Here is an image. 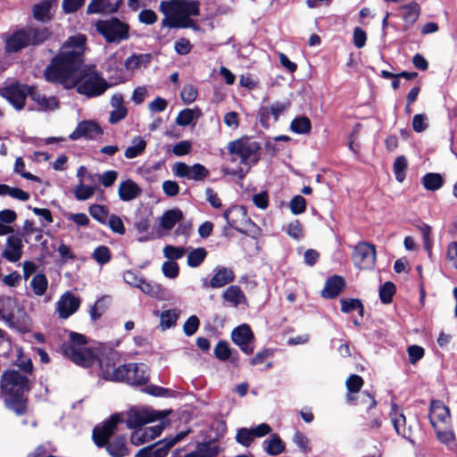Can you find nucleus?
Wrapping results in <instances>:
<instances>
[{"label": "nucleus", "mask_w": 457, "mask_h": 457, "mask_svg": "<svg viewBox=\"0 0 457 457\" xmlns=\"http://www.w3.org/2000/svg\"><path fill=\"white\" fill-rule=\"evenodd\" d=\"M120 369L115 382L141 386L147 385L150 380V370L145 363H124L120 365Z\"/></svg>", "instance_id": "8"}, {"label": "nucleus", "mask_w": 457, "mask_h": 457, "mask_svg": "<svg viewBox=\"0 0 457 457\" xmlns=\"http://www.w3.org/2000/svg\"><path fill=\"white\" fill-rule=\"evenodd\" d=\"M61 350L75 364L84 368L92 367L97 360L94 351L90 348L82 347L75 349L70 345H62Z\"/></svg>", "instance_id": "15"}, {"label": "nucleus", "mask_w": 457, "mask_h": 457, "mask_svg": "<svg viewBox=\"0 0 457 457\" xmlns=\"http://www.w3.org/2000/svg\"><path fill=\"white\" fill-rule=\"evenodd\" d=\"M104 131L100 125L93 120H82L78 123L74 131L69 136L71 140L79 138L94 139L97 136L103 135Z\"/></svg>", "instance_id": "19"}, {"label": "nucleus", "mask_w": 457, "mask_h": 457, "mask_svg": "<svg viewBox=\"0 0 457 457\" xmlns=\"http://www.w3.org/2000/svg\"><path fill=\"white\" fill-rule=\"evenodd\" d=\"M95 194V187L93 186L79 184L75 190V197L79 201L89 199Z\"/></svg>", "instance_id": "60"}, {"label": "nucleus", "mask_w": 457, "mask_h": 457, "mask_svg": "<svg viewBox=\"0 0 457 457\" xmlns=\"http://www.w3.org/2000/svg\"><path fill=\"white\" fill-rule=\"evenodd\" d=\"M450 420L449 408L440 400H432L429 408V420L434 428L438 422L446 424Z\"/></svg>", "instance_id": "24"}, {"label": "nucleus", "mask_w": 457, "mask_h": 457, "mask_svg": "<svg viewBox=\"0 0 457 457\" xmlns=\"http://www.w3.org/2000/svg\"><path fill=\"white\" fill-rule=\"evenodd\" d=\"M3 394L7 396L9 407L17 414L27 412V398L24 395L30 390L29 379L16 370H6L0 379Z\"/></svg>", "instance_id": "4"}, {"label": "nucleus", "mask_w": 457, "mask_h": 457, "mask_svg": "<svg viewBox=\"0 0 457 457\" xmlns=\"http://www.w3.org/2000/svg\"><path fill=\"white\" fill-rule=\"evenodd\" d=\"M190 430L180 431L175 436L165 437L149 446L141 448L134 457H166L170 449L184 439Z\"/></svg>", "instance_id": "10"}, {"label": "nucleus", "mask_w": 457, "mask_h": 457, "mask_svg": "<svg viewBox=\"0 0 457 457\" xmlns=\"http://www.w3.org/2000/svg\"><path fill=\"white\" fill-rule=\"evenodd\" d=\"M87 37L84 34L71 36L62 45L59 52L46 66L44 76L46 81L70 85L87 68L85 50Z\"/></svg>", "instance_id": "1"}, {"label": "nucleus", "mask_w": 457, "mask_h": 457, "mask_svg": "<svg viewBox=\"0 0 457 457\" xmlns=\"http://www.w3.org/2000/svg\"><path fill=\"white\" fill-rule=\"evenodd\" d=\"M122 415L112 414L92 430V440L98 448H104L111 457H126L129 454L125 435H115L118 425L123 423Z\"/></svg>", "instance_id": "2"}, {"label": "nucleus", "mask_w": 457, "mask_h": 457, "mask_svg": "<svg viewBox=\"0 0 457 457\" xmlns=\"http://www.w3.org/2000/svg\"><path fill=\"white\" fill-rule=\"evenodd\" d=\"M345 287V280L342 276H331L327 278L321 295L326 299L336 298L344 290Z\"/></svg>", "instance_id": "26"}, {"label": "nucleus", "mask_w": 457, "mask_h": 457, "mask_svg": "<svg viewBox=\"0 0 457 457\" xmlns=\"http://www.w3.org/2000/svg\"><path fill=\"white\" fill-rule=\"evenodd\" d=\"M435 429L436 431V437L442 444L445 445L450 449L455 445V436L452 430H440L437 428Z\"/></svg>", "instance_id": "56"}, {"label": "nucleus", "mask_w": 457, "mask_h": 457, "mask_svg": "<svg viewBox=\"0 0 457 457\" xmlns=\"http://www.w3.org/2000/svg\"><path fill=\"white\" fill-rule=\"evenodd\" d=\"M162 270L165 277L170 278H175L179 276V267L177 262L168 261L162 263Z\"/></svg>", "instance_id": "63"}, {"label": "nucleus", "mask_w": 457, "mask_h": 457, "mask_svg": "<svg viewBox=\"0 0 457 457\" xmlns=\"http://www.w3.org/2000/svg\"><path fill=\"white\" fill-rule=\"evenodd\" d=\"M214 274L211 278L210 281H204L203 285L204 287L220 288L235 280L234 271L227 267L218 266L214 270Z\"/></svg>", "instance_id": "21"}, {"label": "nucleus", "mask_w": 457, "mask_h": 457, "mask_svg": "<svg viewBox=\"0 0 457 457\" xmlns=\"http://www.w3.org/2000/svg\"><path fill=\"white\" fill-rule=\"evenodd\" d=\"M223 217L229 228L243 235H248L245 229L247 225L254 226V223L247 217V213L244 206L235 205L228 208L224 212Z\"/></svg>", "instance_id": "14"}, {"label": "nucleus", "mask_w": 457, "mask_h": 457, "mask_svg": "<svg viewBox=\"0 0 457 457\" xmlns=\"http://www.w3.org/2000/svg\"><path fill=\"white\" fill-rule=\"evenodd\" d=\"M110 298L108 296H102L94 305L90 307L89 315L93 321H96L107 312L109 308Z\"/></svg>", "instance_id": "37"}, {"label": "nucleus", "mask_w": 457, "mask_h": 457, "mask_svg": "<svg viewBox=\"0 0 457 457\" xmlns=\"http://www.w3.org/2000/svg\"><path fill=\"white\" fill-rule=\"evenodd\" d=\"M395 285L391 281L385 282L379 287V299L382 303L388 304L393 301V296L395 295Z\"/></svg>", "instance_id": "44"}, {"label": "nucleus", "mask_w": 457, "mask_h": 457, "mask_svg": "<svg viewBox=\"0 0 457 457\" xmlns=\"http://www.w3.org/2000/svg\"><path fill=\"white\" fill-rule=\"evenodd\" d=\"M421 183L427 190L436 191L443 187L445 179L439 173L428 172L422 177Z\"/></svg>", "instance_id": "36"}, {"label": "nucleus", "mask_w": 457, "mask_h": 457, "mask_svg": "<svg viewBox=\"0 0 457 457\" xmlns=\"http://www.w3.org/2000/svg\"><path fill=\"white\" fill-rule=\"evenodd\" d=\"M199 325V319L195 315L190 316L184 323V333L188 337L193 336L198 330Z\"/></svg>", "instance_id": "64"}, {"label": "nucleus", "mask_w": 457, "mask_h": 457, "mask_svg": "<svg viewBox=\"0 0 457 457\" xmlns=\"http://www.w3.org/2000/svg\"><path fill=\"white\" fill-rule=\"evenodd\" d=\"M290 129L295 134H308L312 130V121L307 116H298L292 120Z\"/></svg>", "instance_id": "38"}, {"label": "nucleus", "mask_w": 457, "mask_h": 457, "mask_svg": "<svg viewBox=\"0 0 457 457\" xmlns=\"http://www.w3.org/2000/svg\"><path fill=\"white\" fill-rule=\"evenodd\" d=\"M141 193V187L130 179L122 181L118 189L119 197L124 202H129L138 197Z\"/></svg>", "instance_id": "29"}, {"label": "nucleus", "mask_w": 457, "mask_h": 457, "mask_svg": "<svg viewBox=\"0 0 457 457\" xmlns=\"http://www.w3.org/2000/svg\"><path fill=\"white\" fill-rule=\"evenodd\" d=\"M186 249L183 246L167 245L163 248L164 256L170 261H176L184 256Z\"/></svg>", "instance_id": "54"}, {"label": "nucleus", "mask_w": 457, "mask_h": 457, "mask_svg": "<svg viewBox=\"0 0 457 457\" xmlns=\"http://www.w3.org/2000/svg\"><path fill=\"white\" fill-rule=\"evenodd\" d=\"M287 234L290 237L296 240L303 237V227L299 220H295L288 223L287 228Z\"/></svg>", "instance_id": "58"}, {"label": "nucleus", "mask_w": 457, "mask_h": 457, "mask_svg": "<svg viewBox=\"0 0 457 457\" xmlns=\"http://www.w3.org/2000/svg\"><path fill=\"white\" fill-rule=\"evenodd\" d=\"M391 420L396 433L403 438L412 442V429L406 426V418L397 404L393 403L390 411Z\"/></svg>", "instance_id": "20"}, {"label": "nucleus", "mask_w": 457, "mask_h": 457, "mask_svg": "<svg viewBox=\"0 0 457 457\" xmlns=\"http://www.w3.org/2000/svg\"><path fill=\"white\" fill-rule=\"evenodd\" d=\"M214 356L221 361L229 360L232 355V350L227 341L220 340L213 350Z\"/></svg>", "instance_id": "45"}, {"label": "nucleus", "mask_w": 457, "mask_h": 457, "mask_svg": "<svg viewBox=\"0 0 457 457\" xmlns=\"http://www.w3.org/2000/svg\"><path fill=\"white\" fill-rule=\"evenodd\" d=\"M221 448L214 441L198 443L195 451L186 453L183 457H217Z\"/></svg>", "instance_id": "28"}, {"label": "nucleus", "mask_w": 457, "mask_h": 457, "mask_svg": "<svg viewBox=\"0 0 457 457\" xmlns=\"http://www.w3.org/2000/svg\"><path fill=\"white\" fill-rule=\"evenodd\" d=\"M407 169L408 161L406 157L404 155L398 156L393 164V170L398 182H403L405 179Z\"/></svg>", "instance_id": "43"}, {"label": "nucleus", "mask_w": 457, "mask_h": 457, "mask_svg": "<svg viewBox=\"0 0 457 457\" xmlns=\"http://www.w3.org/2000/svg\"><path fill=\"white\" fill-rule=\"evenodd\" d=\"M399 10L402 12L401 16L403 21V30L408 31L418 21L421 12V7L416 1H411L400 6Z\"/></svg>", "instance_id": "23"}, {"label": "nucleus", "mask_w": 457, "mask_h": 457, "mask_svg": "<svg viewBox=\"0 0 457 457\" xmlns=\"http://www.w3.org/2000/svg\"><path fill=\"white\" fill-rule=\"evenodd\" d=\"M208 252L204 247H198L190 251L187 254V263L191 268L199 267L205 260Z\"/></svg>", "instance_id": "40"}, {"label": "nucleus", "mask_w": 457, "mask_h": 457, "mask_svg": "<svg viewBox=\"0 0 457 457\" xmlns=\"http://www.w3.org/2000/svg\"><path fill=\"white\" fill-rule=\"evenodd\" d=\"M197 88L192 85H186L180 92V97L184 104H192L197 97Z\"/></svg>", "instance_id": "59"}, {"label": "nucleus", "mask_w": 457, "mask_h": 457, "mask_svg": "<svg viewBox=\"0 0 457 457\" xmlns=\"http://www.w3.org/2000/svg\"><path fill=\"white\" fill-rule=\"evenodd\" d=\"M353 262L360 270H372L376 264V246L369 242H359L353 251Z\"/></svg>", "instance_id": "13"}, {"label": "nucleus", "mask_w": 457, "mask_h": 457, "mask_svg": "<svg viewBox=\"0 0 457 457\" xmlns=\"http://www.w3.org/2000/svg\"><path fill=\"white\" fill-rule=\"evenodd\" d=\"M28 96L37 104L38 110L40 111H53L59 107V101L55 96L46 97L45 95L38 92L35 86H29V94Z\"/></svg>", "instance_id": "27"}, {"label": "nucleus", "mask_w": 457, "mask_h": 457, "mask_svg": "<svg viewBox=\"0 0 457 457\" xmlns=\"http://www.w3.org/2000/svg\"><path fill=\"white\" fill-rule=\"evenodd\" d=\"M407 353L409 356V361L411 364H415L424 357L425 350L422 346L412 345L408 346Z\"/></svg>", "instance_id": "61"}, {"label": "nucleus", "mask_w": 457, "mask_h": 457, "mask_svg": "<svg viewBox=\"0 0 457 457\" xmlns=\"http://www.w3.org/2000/svg\"><path fill=\"white\" fill-rule=\"evenodd\" d=\"M179 319V314L175 310H167L163 311L161 314V326L164 328H170L172 326L176 325L177 320Z\"/></svg>", "instance_id": "52"}, {"label": "nucleus", "mask_w": 457, "mask_h": 457, "mask_svg": "<svg viewBox=\"0 0 457 457\" xmlns=\"http://www.w3.org/2000/svg\"><path fill=\"white\" fill-rule=\"evenodd\" d=\"M29 94V85L18 80L0 88V96L7 100L17 111L24 108L26 98Z\"/></svg>", "instance_id": "11"}, {"label": "nucleus", "mask_w": 457, "mask_h": 457, "mask_svg": "<svg viewBox=\"0 0 457 457\" xmlns=\"http://www.w3.org/2000/svg\"><path fill=\"white\" fill-rule=\"evenodd\" d=\"M193 45L189 39L186 37H180L174 44V50L179 55H186L191 52Z\"/></svg>", "instance_id": "62"}, {"label": "nucleus", "mask_w": 457, "mask_h": 457, "mask_svg": "<svg viewBox=\"0 0 457 457\" xmlns=\"http://www.w3.org/2000/svg\"><path fill=\"white\" fill-rule=\"evenodd\" d=\"M22 249L23 244L21 238L18 236H9L2 256L10 262H16L22 256Z\"/></svg>", "instance_id": "25"}, {"label": "nucleus", "mask_w": 457, "mask_h": 457, "mask_svg": "<svg viewBox=\"0 0 457 457\" xmlns=\"http://www.w3.org/2000/svg\"><path fill=\"white\" fill-rule=\"evenodd\" d=\"M364 385L363 378L357 375V374H352L350 375L345 381V386L347 389V394H358L361 392V387Z\"/></svg>", "instance_id": "47"}, {"label": "nucleus", "mask_w": 457, "mask_h": 457, "mask_svg": "<svg viewBox=\"0 0 457 457\" xmlns=\"http://www.w3.org/2000/svg\"><path fill=\"white\" fill-rule=\"evenodd\" d=\"M93 258L101 265L108 263L112 259L109 247L105 245L97 246L93 252Z\"/></svg>", "instance_id": "51"}, {"label": "nucleus", "mask_w": 457, "mask_h": 457, "mask_svg": "<svg viewBox=\"0 0 457 457\" xmlns=\"http://www.w3.org/2000/svg\"><path fill=\"white\" fill-rule=\"evenodd\" d=\"M118 360L119 353L116 351H110L98 359L100 370L105 380L115 382L121 370L120 365L116 364Z\"/></svg>", "instance_id": "17"}, {"label": "nucleus", "mask_w": 457, "mask_h": 457, "mask_svg": "<svg viewBox=\"0 0 457 457\" xmlns=\"http://www.w3.org/2000/svg\"><path fill=\"white\" fill-rule=\"evenodd\" d=\"M262 445L264 451L271 456L278 455L286 449L285 443L277 433L271 434L270 438L263 441Z\"/></svg>", "instance_id": "31"}, {"label": "nucleus", "mask_w": 457, "mask_h": 457, "mask_svg": "<svg viewBox=\"0 0 457 457\" xmlns=\"http://www.w3.org/2000/svg\"><path fill=\"white\" fill-rule=\"evenodd\" d=\"M382 412L376 407L374 409H369L364 416L365 423L364 426L367 429L378 430L382 426Z\"/></svg>", "instance_id": "35"}, {"label": "nucleus", "mask_w": 457, "mask_h": 457, "mask_svg": "<svg viewBox=\"0 0 457 457\" xmlns=\"http://www.w3.org/2000/svg\"><path fill=\"white\" fill-rule=\"evenodd\" d=\"M51 0H42L33 6V17L35 20L46 22L52 19L50 14Z\"/></svg>", "instance_id": "34"}, {"label": "nucleus", "mask_w": 457, "mask_h": 457, "mask_svg": "<svg viewBox=\"0 0 457 457\" xmlns=\"http://www.w3.org/2000/svg\"><path fill=\"white\" fill-rule=\"evenodd\" d=\"M110 229L116 234L124 235L126 233V228L123 224L122 220L120 216L116 214H111L109 219L107 220V224Z\"/></svg>", "instance_id": "55"}, {"label": "nucleus", "mask_w": 457, "mask_h": 457, "mask_svg": "<svg viewBox=\"0 0 457 457\" xmlns=\"http://www.w3.org/2000/svg\"><path fill=\"white\" fill-rule=\"evenodd\" d=\"M253 436L251 428H241L237 429L236 440L243 446L248 447L253 440Z\"/></svg>", "instance_id": "57"}, {"label": "nucleus", "mask_w": 457, "mask_h": 457, "mask_svg": "<svg viewBox=\"0 0 457 457\" xmlns=\"http://www.w3.org/2000/svg\"><path fill=\"white\" fill-rule=\"evenodd\" d=\"M89 214L99 223L103 225L107 224L109 219V209L105 205L94 204L88 208Z\"/></svg>", "instance_id": "41"}, {"label": "nucleus", "mask_w": 457, "mask_h": 457, "mask_svg": "<svg viewBox=\"0 0 457 457\" xmlns=\"http://www.w3.org/2000/svg\"><path fill=\"white\" fill-rule=\"evenodd\" d=\"M14 172L20 174L22 178L34 181V182H41L39 177L28 172L25 170V162L22 157H17L14 163Z\"/></svg>", "instance_id": "49"}, {"label": "nucleus", "mask_w": 457, "mask_h": 457, "mask_svg": "<svg viewBox=\"0 0 457 457\" xmlns=\"http://www.w3.org/2000/svg\"><path fill=\"white\" fill-rule=\"evenodd\" d=\"M110 0H91L87 7L88 14L106 12L109 13Z\"/></svg>", "instance_id": "48"}, {"label": "nucleus", "mask_w": 457, "mask_h": 457, "mask_svg": "<svg viewBox=\"0 0 457 457\" xmlns=\"http://www.w3.org/2000/svg\"><path fill=\"white\" fill-rule=\"evenodd\" d=\"M51 31L46 28L27 27L14 31L5 40V52L17 53L29 46L44 44L50 37Z\"/></svg>", "instance_id": "5"}, {"label": "nucleus", "mask_w": 457, "mask_h": 457, "mask_svg": "<svg viewBox=\"0 0 457 457\" xmlns=\"http://www.w3.org/2000/svg\"><path fill=\"white\" fill-rule=\"evenodd\" d=\"M30 286L36 295H43L46 292L48 287L46 276L44 273L36 274L31 279Z\"/></svg>", "instance_id": "42"}, {"label": "nucleus", "mask_w": 457, "mask_h": 457, "mask_svg": "<svg viewBox=\"0 0 457 457\" xmlns=\"http://www.w3.org/2000/svg\"><path fill=\"white\" fill-rule=\"evenodd\" d=\"M210 175L209 170L201 163H195L190 167L188 179L204 181Z\"/></svg>", "instance_id": "46"}, {"label": "nucleus", "mask_w": 457, "mask_h": 457, "mask_svg": "<svg viewBox=\"0 0 457 457\" xmlns=\"http://www.w3.org/2000/svg\"><path fill=\"white\" fill-rule=\"evenodd\" d=\"M69 339V342H63L62 345H70L72 348L79 349L86 347L88 343L85 335L74 331H70Z\"/></svg>", "instance_id": "50"}, {"label": "nucleus", "mask_w": 457, "mask_h": 457, "mask_svg": "<svg viewBox=\"0 0 457 457\" xmlns=\"http://www.w3.org/2000/svg\"><path fill=\"white\" fill-rule=\"evenodd\" d=\"M111 84L106 81L102 74L95 70L90 71L87 67L77 79L70 85H66V88L76 87V91L79 95L86 96L87 98H94L102 96Z\"/></svg>", "instance_id": "6"}, {"label": "nucleus", "mask_w": 457, "mask_h": 457, "mask_svg": "<svg viewBox=\"0 0 457 457\" xmlns=\"http://www.w3.org/2000/svg\"><path fill=\"white\" fill-rule=\"evenodd\" d=\"M291 106L290 101L279 102L277 101L272 104L270 107L262 106L259 109L258 116L259 121L262 128L269 129L270 116L273 117L274 120L277 121L279 116L288 110Z\"/></svg>", "instance_id": "18"}, {"label": "nucleus", "mask_w": 457, "mask_h": 457, "mask_svg": "<svg viewBox=\"0 0 457 457\" xmlns=\"http://www.w3.org/2000/svg\"><path fill=\"white\" fill-rule=\"evenodd\" d=\"M129 428H141L144 425L160 419V414L147 408L131 407L125 413H120Z\"/></svg>", "instance_id": "12"}, {"label": "nucleus", "mask_w": 457, "mask_h": 457, "mask_svg": "<svg viewBox=\"0 0 457 457\" xmlns=\"http://www.w3.org/2000/svg\"><path fill=\"white\" fill-rule=\"evenodd\" d=\"M184 219L182 211L179 208H174L166 211L161 219V226L165 230H170L177 222Z\"/></svg>", "instance_id": "32"}, {"label": "nucleus", "mask_w": 457, "mask_h": 457, "mask_svg": "<svg viewBox=\"0 0 457 457\" xmlns=\"http://www.w3.org/2000/svg\"><path fill=\"white\" fill-rule=\"evenodd\" d=\"M57 305L59 316L62 319H67L79 308L80 299L67 291L61 296Z\"/></svg>", "instance_id": "22"}, {"label": "nucleus", "mask_w": 457, "mask_h": 457, "mask_svg": "<svg viewBox=\"0 0 457 457\" xmlns=\"http://www.w3.org/2000/svg\"><path fill=\"white\" fill-rule=\"evenodd\" d=\"M261 149V144L247 136L230 141L227 145L230 161L234 162L238 158L240 164L246 166H254L259 162Z\"/></svg>", "instance_id": "7"}, {"label": "nucleus", "mask_w": 457, "mask_h": 457, "mask_svg": "<svg viewBox=\"0 0 457 457\" xmlns=\"http://www.w3.org/2000/svg\"><path fill=\"white\" fill-rule=\"evenodd\" d=\"M306 200L303 196L297 195H295L289 204L290 211L295 215H299L306 211Z\"/></svg>", "instance_id": "53"}, {"label": "nucleus", "mask_w": 457, "mask_h": 457, "mask_svg": "<svg viewBox=\"0 0 457 457\" xmlns=\"http://www.w3.org/2000/svg\"><path fill=\"white\" fill-rule=\"evenodd\" d=\"M133 145L128 146L124 155L128 159H133L142 154L146 147V141L141 137H136L133 139Z\"/></svg>", "instance_id": "39"}, {"label": "nucleus", "mask_w": 457, "mask_h": 457, "mask_svg": "<svg viewBox=\"0 0 457 457\" xmlns=\"http://www.w3.org/2000/svg\"><path fill=\"white\" fill-rule=\"evenodd\" d=\"M96 30L108 43H119L128 39L129 26L116 17L109 20L98 21L96 24Z\"/></svg>", "instance_id": "9"}, {"label": "nucleus", "mask_w": 457, "mask_h": 457, "mask_svg": "<svg viewBox=\"0 0 457 457\" xmlns=\"http://www.w3.org/2000/svg\"><path fill=\"white\" fill-rule=\"evenodd\" d=\"M346 400L352 405L363 406L367 410L374 409L378 404L375 395L368 391H362L355 395L347 394Z\"/></svg>", "instance_id": "30"}, {"label": "nucleus", "mask_w": 457, "mask_h": 457, "mask_svg": "<svg viewBox=\"0 0 457 457\" xmlns=\"http://www.w3.org/2000/svg\"><path fill=\"white\" fill-rule=\"evenodd\" d=\"M159 11L164 15L161 22L162 28L199 29L197 23L190 18L200 14V3L197 0L162 1Z\"/></svg>", "instance_id": "3"}, {"label": "nucleus", "mask_w": 457, "mask_h": 457, "mask_svg": "<svg viewBox=\"0 0 457 457\" xmlns=\"http://www.w3.org/2000/svg\"><path fill=\"white\" fill-rule=\"evenodd\" d=\"M254 339L253 332L248 324L239 325L231 332L232 342L238 345L243 353L248 355L253 353L254 347L251 344Z\"/></svg>", "instance_id": "16"}, {"label": "nucleus", "mask_w": 457, "mask_h": 457, "mask_svg": "<svg viewBox=\"0 0 457 457\" xmlns=\"http://www.w3.org/2000/svg\"><path fill=\"white\" fill-rule=\"evenodd\" d=\"M222 298L237 307L246 301V297L239 286L231 285L223 292Z\"/></svg>", "instance_id": "33"}]
</instances>
